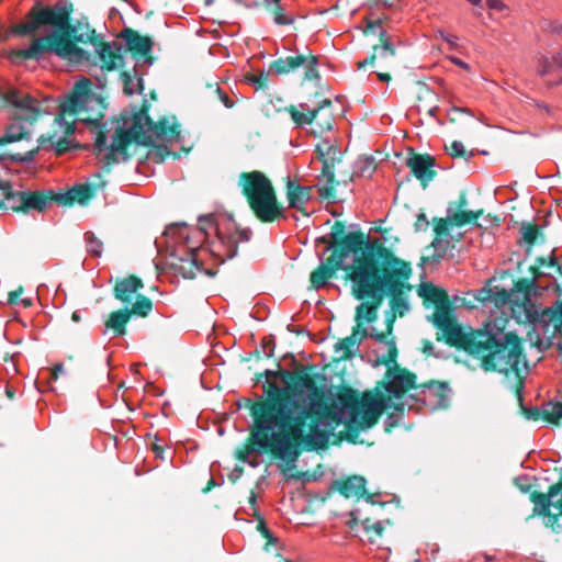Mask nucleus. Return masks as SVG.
<instances>
[{"instance_id": "nucleus-18", "label": "nucleus", "mask_w": 562, "mask_h": 562, "mask_svg": "<svg viewBox=\"0 0 562 562\" xmlns=\"http://www.w3.org/2000/svg\"><path fill=\"white\" fill-rule=\"evenodd\" d=\"M344 234L345 225L340 222H336L333 226L330 238L333 244L340 245L339 251L347 258L350 254H356L362 248V245L364 244V236L360 232L349 233L346 236H344Z\"/></svg>"}, {"instance_id": "nucleus-63", "label": "nucleus", "mask_w": 562, "mask_h": 562, "mask_svg": "<svg viewBox=\"0 0 562 562\" xmlns=\"http://www.w3.org/2000/svg\"><path fill=\"white\" fill-rule=\"evenodd\" d=\"M552 56H553V60H554L555 71L562 70V53H558Z\"/></svg>"}, {"instance_id": "nucleus-62", "label": "nucleus", "mask_w": 562, "mask_h": 562, "mask_svg": "<svg viewBox=\"0 0 562 562\" xmlns=\"http://www.w3.org/2000/svg\"><path fill=\"white\" fill-rule=\"evenodd\" d=\"M63 372H64V366H63L61 363H57V364L54 367V369H53V371H52V373H50V378H52V380H57L58 374H59V373H63Z\"/></svg>"}, {"instance_id": "nucleus-37", "label": "nucleus", "mask_w": 562, "mask_h": 562, "mask_svg": "<svg viewBox=\"0 0 562 562\" xmlns=\"http://www.w3.org/2000/svg\"><path fill=\"white\" fill-rule=\"evenodd\" d=\"M432 321L439 329L453 322L450 317V301L436 306Z\"/></svg>"}, {"instance_id": "nucleus-46", "label": "nucleus", "mask_w": 562, "mask_h": 562, "mask_svg": "<svg viewBox=\"0 0 562 562\" xmlns=\"http://www.w3.org/2000/svg\"><path fill=\"white\" fill-rule=\"evenodd\" d=\"M449 154L453 158L462 157L465 160H470L474 156V153L472 150L467 151L464 145L459 140L452 142Z\"/></svg>"}, {"instance_id": "nucleus-8", "label": "nucleus", "mask_w": 562, "mask_h": 562, "mask_svg": "<svg viewBox=\"0 0 562 562\" xmlns=\"http://www.w3.org/2000/svg\"><path fill=\"white\" fill-rule=\"evenodd\" d=\"M8 103L12 104L16 112L13 122L7 127L0 137V146L27 138L31 134L24 123L33 124L41 112L38 101L18 89H10L4 95Z\"/></svg>"}, {"instance_id": "nucleus-23", "label": "nucleus", "mask_w": 562, "mask_h": 562, "mask_svg": "<svg viewBox=\"0 0 562 562\" xmlns=\"http://www.w3.org/2000/svg\"><path fill=\"white\" fill-rule=\"evenodd\" d=\"M144 288L143 281L135 277L128 276L122 280H117L113 290L114 297L122 303H131L134 295Z\"/></svg>"}, {"instance_id": "nucleus-14", "label": "nucleus", "mask_w": 562, "mask_h": 562, "mask_svg": "<svg viewBox=\"0 0 562 562\" xmlns=\"http://www.w3.org/2000/svg\"><path fill=\"white\" fill-rule=\"evenodd\" d=\"M363 32L367 35H378L379 43L373 45L372 54L369 57L358 63L359 69L367 65L374 66L376 59L386 60L395 56V41L386 33L380 19L368 22Z\"/></svg>"}, {"instance_id": "nucleus-30", "label": "nucleus", "mask_w": 562, "mask_h": 562, "mask_svg": "<svg viewBox=\"0 0 562 562\" xmlns=\"http://www.w3.org/2000/svg\"><path fill=\"white\" fill-rule=\"evenodd\" d=\"M398 316V314L396 312H394L391 307L389 311L385 312V315H384V318H385V337L389 336V335H392L393 333V326H394V323H395V319L396 317ZM384 344L386 345L387 347V358L384 360L385 362H393L395 361L396 357H397V349H396V346H395V342L394 340H386L384 341Z\"/></svg>"}, {"instance_id": "nucleus-17", "label": "nucleus", "mask_w": 562, "mask_h": 562, "mask_svg": "<svg viewBox=\"0 0 562 562\" xmlns=\"http://www.w3.org/2000/svg\"><path fill=\"white\" fill-rule=\"evenodd\" d=\"M333 102L329 99L323 100L317 108L312 109V124L310 132L315 136H322L325 132H330L335 124L333 112Z\"/></svg>"}, {"instance_id": "nucleus-7", "label": "nucleus", "mask_w": 562, "mask_h": 562, "mask_svg": "<svg viewBox=\"0 0 562 562\" xmlns=\"http://www.w3.org/2000/svg\"><path fill=\"white\" fill-rule=\"evenodd\" d=\"M338 404L333 407L337 423L348 428L366 429L373 426L384 411L393 406L390 397L373 398L366 394L359 401L352 393L339 395Z\"/></svg>"}, {"instance_id": "nucleus-12", "label": "nucleus", "mask_w": 562, "mask_h": 562, "mask_svg": "<svg viewBox=\"0 0 562 562\" xmlns=\"http://www.w3.org/2000/svg\"><path fill=\"white\" fill-rule=\"evenodd\" d=\"M355 321L356 326L352 328L351 335L339 339L334 346L335 352H341V359H352L355 353L359 350L361 342L367 338H371L378 342L385 341V334H378L374 327H371V329L364 327V324L368 323L364 321V317L358 318V306L356 307Z\"/></svg>"}, {"instance_id": "nucleus-25", "label": "nucleus", "mask_w": 562, "mask_h": 562, "mask_svg": "<svg viewBox=\"0 0 562 562\" xmlns=\"http://www.w3.org/2000/svg\"><path fill=\"white\" fill-rule=\"evenodd\" d=\"M535 322L541 325L546 331L552 328L555 334L562 330V303L555 302L552 306L544 308L536 318Z\"/></svg>"}, {"instance_id": "nucleus-13", "label": "nucleus", "mask_w": 562, "mask_h": 562, "mask_svg": "<svg viewBox=\"0 0 562 562\" xmlns=\"http://www.w3.org/2000/svg\"><path fill=\"white\" fill-rule=\"evenodd\" d=\"M315 153L323 164L322 176L326 179V184L318 189V193L322 198L328 199L334 193L335 165L340 162L342 153L328 139H323L317 144Z\"/></svg>"}, {"instance_id": "nucleus-2", "label": "nucleus", "mask_w": 562, "mask_h": 562, "mask_svg": "<svg viewBox=\"0 0 562 562\" xmlns=\"http://www.w3.org/2000/svg\"><path fill=\"white\" fill-rule=\"evenodd\" d=\"M71 8L57 2L45 5L36 2L26 13L25 21L12 29L18 36L34 35L41 29H47L43 35L35 36L30 46L18 49L14 55L22 60L41 63L48 56H55L67 65H80L89 61V54L76 43H90L98 55L102 70L112 71L123 66V46L117 41L104 42L89 24L72 25Z\"/></svg>"}, {"instance_id": "nucleus-56", "label": "nucleus", "mask_w": 562, "mask_h": 562, "mask_svg": "<svg viewBox=\"0 0 562 562\" xmlns=\"http://www.w3.org/2000/svg\"><path fill=\"white\" fill-rule=\"evenodd\" d=\"M428 226H429V221H428L426 214L425 213H419L417 215V220L415 222V229L417 232L426 231L428 228Z\"/></svg>"}, {"instance_id": "nucleus-22", "label": "nucleus", "mask_w": 562, "mask_h": 562, "mask_svg": "<svg viewBox=\"0 0 562 562\" xmlns=\"http://www.w3.org/2000/svg\"><path fill=\"white\" fill-rule=\"evenodd\" d=\"M120 37L124 41L128 50L147 55L151 52L154 42L148 36H142L137 31L125 27L121 31Z\"/></svg>"}, {"instance_id": "nucleus-4", "label": "nucleus", "mask_w": 562, "mask_h": 562, "mask_svg": "<svg viewBox=\"0 0 562 562\" xmlns=\"http://www.w3.org/2000/svg\"><path fill=\"white\" fill-rule=\"evenodd\" d=\"M449 345L462 348L480 361L484 371L519 374L522 357L520 339L514 331H506L497 322H488L483 330L464 331L454 321L442 327Z\"/></svg>"}, {"instance_id": "nucleus-15", "label": "nucleus", "mask_w": 562, "mask_h": 562, "mask_svg": "<svg viewBox=\"0 0 562 562\" xmlns=\"http://www.w3.org/2000/svg\"><path fill=\"white\" fill-rule=\"evenodd\" d=\"M450 389L447 382L429 381L417 386L412 397L429 411L446 408L449 404Z\"/></svg>"}, {"instance_id": "nucleus-20", "label": "nucleus", "mask_w": 562, "mask_h": 562, "mask_svg": "<svg viewBox=\"0 0 562 562\" xmlns=\"http://www.w3.org/2000/svg\"><path fill=\"white\" fill-rule=\"evenodd\" d=\"M389 382L386 383V391L390 395H393L396 400L401 398L407 390H415L416 375L404 370L395 369L389 371Z\"/></svg>"}, {"instance_id": "nucleus-50", "label": "nucleus", "mask_w": 562, "mask_h": 562, "mask_svg": "<svg viewBox=\"0 0 562 562\" xmlns=\"http://www.w3.org/2000/svg\"><path fill=\"white\" fill-rule=\"evenodd\" d=\"M270 72L261 71L259 75H251L247 77V81L255 85L257 89L266 88L268 85V77Z\"/></svg>"}, {"instance_id": "nucleus-57", "label": "nucleus", "mask_w": 562, "mask_h": 562, "mask_svg": "<svg viewBox=\"0 0 562 562\" xmlns=\"http://www.w3.org/2000/svg\"><path fill=\"white\" fill-rule=\"evenodd\" d=\"M490 10L503 12L507 10V5L502 0H486Z\"/></svg>"}, {"instance_id": "nucleus-52", "label": "nucleus", "mask_w": 562, "mask_h": 562, "mask_svg": "<svg viewBox=\"0 0 562 562\" xmlns=\"http://www.w3.org/2000/svg\"><path fill=\"white\" fill-rule=\"evenodd\" d=\"M257 529L260 531V533L268 540L269 543H277L278 538L274 537L272 531L268 528L267 524L263 519L259 520Z\"/></svg>"}, {"instance_id": "nucleus-3", "label": "nucleus", "mask_w": 562, "mask_h": 562, "mask_svg": "<svg viewBox=\"0 0 562 562\" xmlns=\"http://www.w3.org/2000/svg\"><path fill=\"white\" fill-rule=\"evenodd\" d=\"M411 273L408 262L395 257L385 246L374 247L368 240L349 274L352 295L362 301L358 305V318L364 317L368 324L375 322L386 295H391L390 307L403 317L409 311L404 289Z\"/></svg>"}, {"instance_id": "nucleus-47", "label": "nucleus", "mask_w": 562, "mask_h": 562, "mask_svg": "<svg viewBox=\"0 0 562 562\" xmlns=\"http://www.w3.org/2000/svg\"><path fill=\"white\" fill-rule=\"evenodd\" d=\"M261 349H262V356L266 358H270L273 356L274 348H276V339L273 335L265 336L261 340Z\"/></svg>"}, {"instance_id": "nucleus-5", "label": "nucleus", "mask_w": 562, "mask_h": 562, "mask_svg": "<svg viewBox=\"0 0 562 562\" xmlns=\"http://www.w3.org/2000/svg\"><path fill=\"white\" fill-rule=\"evenodd\" d=\"M179 136V125L173 121L164 117L154 122L146 111H139L134 115L130 131H115L110 146L106 145L105 134L99 131L94 148L99 154L106 151L103 159L110 165L119 162V157L123 160L128 158L126 147L132 140L140 145H154L155 142L173 143Z\"/></svg>"}, {"instance_id": "nucleus-11", "label": "nucleus", "mask_w": 562, "mask_h": 562, "mask_svg": "<svg viewBox=\"0 0 562 562\" xmlns=\"http://www.w3.org/2000/svg\"><path fill=\"white\" fill-rule=\"evenodd\" d=\"M482 215V211L456 210L453 204L447 207V217H434V232L437 237L432 240L431 246L435 248L436 257L441 259L445 257L449 247V240H445L441 236H450L449 226L462 227L467 224L475 222Z\"/></svg>"}, {"instance_id": "nucleus-42", "label": "nucleus", "mask_w": 562, "mask_h": 562, "mask_svg": "<svg viewBox=\"0 0 562 562\" xmlns=\"http://www.w3.org/2000/svg\"><path fill=\"white\" fill-rule=\"evenodd\" d=\"M305 57H306V61H305V65H303L305 67L304 79L308 80V81L319 80L321 75L317 70V66L319 63L318 57L314 56V55H310V56H305Z\"/></svg>"}, {"instance_id": "nucleus-24", "label": "nucleus", "mask_w": 562, "mask_h": 562, "mask_svg": "<svg viewBox=\"0 0 562 562\" xmlns=\"http://www.w3.org/2000/svg\"><path fill=\"white\" fill-rule=\"evenodd\" d=\"M20 209L27 213L30 211L43 212L49 204L47 191H22L20 195Z\"/></svg>"}, {"instance_id": "nucleus-60", "label": "nucleus", "mask_w": 562, "mask_h": 562, "mask_svg": "<svg viewBox=\"0 0 562 562\" xmlns=\"http://www.w3.org/2000/svg\"><path fill=\"white\" fill-rule=\"evenodd\" d=\"M449 204H453V207H456V210H464V207L468 205V200H467V196L464 193H462L458 201H454V202H450Z\"/></svg>"}, {"instance_id": "nucleus-45", "label": "nucleus", "mask_w": 562, "mask_h": 562, "mask_svg": "<svg viewBox=\"0 0 562 562\" xmlns=\"http://www.w3.org/2000/svg\"><path fill=\"white\" fill-rule=\"evenodd\" d=\"M554 71H555V66H554L553 56H551V57L542 56L538 60L537 72L540 76L544 77V76L550 75V74H552Z\"/></svg>"}, {"instance_id": "nucleus-64", "label": "nucleus", "mask_w": 562, "mask_h": 562, "mask_svg": "<svg viewBox=\"0 0 562 562\" xmlns=\"http://www.w3.org/2000/svg\"><path fill=\"white\" fill-rule=\"evenodd\" d=\"M531 270H532V274H533V277H532V280H531V282H530V285H535L536 280H537L538 278H540L541 276L547 274L546 272H541V271H539L537 267H532V268H531Z\"/></svg>"}, {"instance_id": "nucleus-54", "label": "nucleus", "mask_w": 562, "mask_h": 562, "mask_svg": "<svg viewBox=\"0 0 562 562\" xmlns=\"http://www.w3.org/2000/svg\"><path fill=\"white\" fill-rule=\"evenodd\" d=\"M537 262H538V266H539V267H548V268H554V267H557L559 271H561V270H562V267H561V266H558L557 258H555L553 255H551V256L549 257V260H548V261H547V259H546V258H543V257H539V258L537 259Z\"/></svg>"}, {"instance_id": "nucleus-27", "label": "nucleus", "mask_w": 562, "mask_h": 562, "mask_svg": "<svg viewBox=\"0 0 562 562\" xmlns=\"http://www.w3.org/2000/svg\"><path fill=\"white\" fill-rule=\"evenodd\" d=\"M305 61L306 57L303 55L279 58L270 64L269 72L276 76L286 75L305 65Z\"/></svg>"}, {"instance_id": "nucleus-55", "label": "nucleus", "mask_w": 562, "mask_h": 562, "mask_svg": "<svg viewBox=\"0 0 562 562\" xmlns=\"http://www.w3.org/2000/svg\"><path fill=\"white\" fill-rule=\"evenodd\" d=\"M526 418L529 420H538L542 418V407H529L525 408Z\"/></svg>"}, {"instance_id": "nucleus-16", "label": "nucleus", "mask_w": 562, "mask_h": 562, "mask_svg": "<svg viewBox=\"0 0 562 562\" xmlns=\"http://www.w3.org/2000/svg\"><path fill=\"white\" fill-rule=\"evenodd\" d=\"M530 499L535 504L533 514L551 516L550 507L552 506L557 510V513L553 514L554 519L562 516L561 484H553L546 494L532 492Z\"/></svg>"}, {"instance_id": "nucleus-36", "label": "nucleus", "mask_w": 562, "mask_h": 562, "mask_svg": "<svg viewBox=\"0 0 562 562\" xmlns=\"http://www.w3.org/2000/svg\"><path fill=\"white\" fill-rule=\"evenodd\" d=\"M560 418H562V403L547 402L542 405V419L558 424Z\"/></svg>"}, {"instance_id": "nucleus-10", "label": "nucleus", "mask_w": 562, "mask_h": 562, "mask_svg": "<svg viewBox=\"0 0 562 562\" xmlns=\"http://www.w3.org/2000/svg\"><path fill=\"white\" fill-rule=\"evenodd\" d=\"M200 232L207 234V229H215L216 240L212 241L210 251L218 259L220 263H224L227 259H233L237 256L238 244L247 243L250 240L251 231L249 228L232 227L223 231L216 223L214 214H206L199 216ZM233 226H235L233 224Z\"/></svg>"}, {"instance_id": "nucleus-32", "label": "nucleus", "mask_w": 562, "mask_h": 562, "mask_svg": "<svg viewBox=\"0 0 562 562\" xmlns=\"http://www.w3.org/2000/svg\"><path fill=\"white\" fill-rule=\"evenodd\" d=\"M299 106H300V109L302 111H299L293 105H291L288 109V112L290 113L291 119L293 120V122L299 127H305L307 125L311 127V124H312V119H311L312 109H310L308 104H306V103H300Z\"/></svg>"}, {"instance_id": "nucleus-28", "label": "nucleus", "mask_w": 562, "mask_h": 562, "mask_svg": "<svg viewBox=\"0 0 562 562\" xmlns=\"http://www.w3.org/2000/svg\"><path fill=\"white\" fill-rule=\"evenodd\" d=\"M130 318L131 312L127 308L111 313L109 319L105 322V328L102 334L105 335L108 330H112L114 337L124 336Z\"/></svg>"}, {"instance_id": "nucleus-33", "label": "nucleus", "mask_w": 562, "mask_h": 562, "mask_svg": "<svg viewBox=\"0 0 562 562\" xmlns=\"http://www.w3.org/2000/svg\"><path fill=\"white\" fill-rule=\"evenodd\" d=\"M255 429H256V427L254 426V429L251 430V434H250V440H251L252 445L246 446L243 450H240L238 452V459L243 462L248 463L249 465H251L254 468L259 464V457L261 454L260 449H262L261 447L256 445L252 440V431Z\"/></svg>"}, {"instance_id": "nucleus-61", "label": "nucleus", "mask_w": 562, "mask_h": 562, "mask_svg": "<svg viewBox=\"0 0 562 562\" xmlns=\"http://www.w3.org/2000/svg\"><path fill=\"white\" fill-rule=\"evenodd\" d=\"M440 37H441L445 42H447L448 44H450L451 46H457L458 36L452 35V34H449V33L440 32Z\"/></svg>"}, {"instance_id": "nucleus-35", "label": "nucleus", "mask_w": 562, "mask_h": 562, "mask_svg": "<svg viewBox=\"0 0 562 562\" xmlns=\"http://www.w3.org/2000/svg\"><path fill=\"white\" fill-rule=\"evenodd\" d=\"M69 194H71L74 203L77 202L83 205L92 198L93 191L90 184L79 183L69 189Z\"/></svg>"}, {"instance_id": "nucleus-49", "label": "nucleus", "mask_w": 562, "mask_h": 562, "mask_svg": "<svg viewBox=\"0 0 562 562\" xmlns=\"http://www.w3.org/2000/svg\"><path fill=\"white\" fill-rule=\"evenodd\" d=\"M155 441L150 443V450L154 452L155 458L164 461L165 458V441L157 435L154 437Z\"/></svg>"}, {"instance_id": "nucleus-58", "label": "nucleus", "mask_w": 562, "mask_h": 562, "mask_svg": "<svg viewBox=\"0 0 562 562\" xmlns=\"http://www.w3.org/2000/svg\"><path fill=\"white\" fill-rule=\"evenodd\" d=\"M23 293V288H19L15 291H12L8 295V304L10 305H19V301L21 300V294Z\"/></svg>"}, {"instance_id": "nucleus-9", "label": "nucleus", "mask_w": 562, "mask_h": 562, "mask_svg": "<svg viewBox=\"0 0 562 562\" xmlns=\"http://www.w3.org/2000/svg\"><path fill=\"white\" fill-rule=\"evenodd\" d=\"M165 234L177 237V241H183V246L176 249L168 257V266L175 274L182 276L184 279H193L196 272L203 270L210 277L215 276L214 271L203 269V262L199 258L200 249L190 246V237L186 224H172L167 227Z\"/></svg>"}, {"instance_id": "nucleus-19", "label": "nucleus", "mask_w": 562, "mask_h": 562, "mask_svg": "<svg viewBox=\"0 0 562 562\" xmlns=\"http://www.w3.org/2000/svg\"><path fill=\"white\" fill-rule=\"evenodd\" d=\"M435 165L436 159L430 155L414 154L406 160V166L422 182L424 188H426L437 175L436 170L434 169Z\"/></svg>"}, {"instance_id": "nucleus-41", "label": "nucleus", "mask_w": 562, "mask_h": 562, "mask_svg": "<svg viewBox=\"0 0 562 562\" xmlns=\"http://www.w3.org/2000/svg\"><path fill=\"white\" fill-rule=\"evenodd\" d=\"M331 270L328 271L319 265L317 269H315L310 277L311 283L315 289H321L327 284V281L331 279L334 276H331Z\"/></svg>"}, {"instance_id": "nucleus-51", "label": "nucleus", "mask_w": 562, "mask_h": 562, "mask_svg": "<svg viewBox=\"0 0 562 562\" xmlns=\"http://www.w3.org/2000/svg\"><path fill=\"white\" fill-rule=\"evenodd\" d=\"M154 146L155 151L150 153V156L153 157V160L157 162L162 161L167 156L172 154V151L166 145L158 146L155 143Z\"/></svg>"}, {"instance_id": "nucleus-59", "label": "nucleus", "mask_w": 562, "mask_h": 562, "mask_svg": "<svg viewBox=\"0 0 562 562\" xmlns=\"http://www.w3.org/2000/svg\"><path fill=\"white\" fill-rule=\"evenodd\" d=\"M373 158L370 157V158H366L362 164L363 166L360 167V172L361 175H364L366 172H368L369 176H371V173L373 172L374 170V167H373Z\"/></svg>"}, {"instance_id": "nucleus-29", "label": "nucleus", "mask_w": 562, "mask_h": 562, "mask_svg": "<svg viewBox=\"0 0 562 562\" xmlns=\"http://www.w3.org/2000/svg\"><path fill=\"white\" fill-rule=\"evenodd\" d=\"M419 296L434 303L436 306L449 302L446 291L432 283H424L418 290Z\"/></svg>"}, {"instance_id": "nucleus-1", "label": "nucleus", "mask_w": 562, "mask_h": 562, "mask_svg": "<svg viewBox=\"0 0 562 562\" xmlns=\"http://www.w3.org/2000/svg\"><path fill=\"white\" fill-rule=\"evenodd\" d=\"M246 407L255 422L254 442L270 448L288 470L295 468L301 442L308 450L326 446L329 432L319 426L336 420L333 406L322 400L316 383L307 374L300 375L293 386L269 383L266 396L257 402L247 400Z\"/></svg>"}, {"instance_id": "nucleus-21", "label": "nucleus", "mask_w": 562, "mask_h": 562, "mask_svg": "<svg viewBox=\"0 0 562 562\" xmlns=\"http://www.w3.org/2000/svg\"><path fill=\"white\" fill-rule=\"evenodd\" d=\"M286 199L289 202V207L295 209L297 212H301L305 216L310 215V213L305 210V205L312 199V187L301 186L296 181L291 180V178H288Z\"/></svg>"}, {"instance_id": "nucleus-26", "label": "nucleus", "mask_w": 562, "mask_h": 562, "mask_svg": "<svg viewBox=\"0 0 562 562\" xmlns=\"http://www.w3.org/2000/svg\"><path fill=\"white\" fill-rule=\"evenodd\" d=\"M366 479L360 475H352L344 481H336L335 486L345 497H361L367 494Z\"/></svg>"}, {"instance_id": "nucleus-43", "label": "nucleus", "mask_w": 562, "mask_h": 562, "mask_svg": "<svg viewBox=\"0 0 562 562\" xmlns=\"http://www.w3.org/2000/svg\"><path fill=\"white\" fill-rule=\"evenodd\" d=\"M346 257L342 256V254L339 251V252H333L327 259L326 261H321V265L323 267H325V269H327L328 271L331 270V276H335V273L339 270V269H344V261H345Z\"/></svg>"}, {"instance_id": "nucleus-6", "label": "nucleus", "mask_w": 562, "mask_h": 562, "mask_svg": "<svg viewBox=\"0 0 562 562\" xmlns=\"http://www.w3.org/2000/svg\"><path fill=\"white\" fill-rule=\"evenodd\" d=\"M238 184L247 202L262 223H272L277 220H288L285 209L278 204L277 194L271 181L261 171L243 172Z\"/></svg>"}, {"instance_id": "nucleus-38", "label": "nucleus", "mask_w": 562, "mask_h": 562, "mask_svg": "<svg viewBox=\"0 0 562 562\" xmlns=\"http://www.w3.org/2000/svg\"><path fill=\"white\" fill-rule=\"evenodd\" d=\"M86 250L92 257H101L103 251V243L93 232L85 233Z\"/></svg>"}, {"instance_id": "nucleus-31", "label": "nucleus", "mask_w": 562, "mask_h": 562, "mask_svg": "<svg viewBox=\"0 0 562 562\" xmlns=\"http://www.w3.org/2000/svg\"><path fill=\"white\" fill-rule=\"evenodd\" d=\"M282 0H263L266 7H272L271 12L273 13V22L278 25H290L294 22V19L284 13L285 8L281 2Z\"/></svg>"}, {"instance_id": "nucleus-39", "label": "nucleus", "mask_w": 562, "mask_h": 562, "mask_svg": "<svg viewBox=\"0 0 562 562\" xmlns=\"http://www.w3.org/2000/svg\"><path fill=\"white\" fill-rule=\"evenodd\" d=\"M123 80V91L127 95H133L134 93H142L143 91V79L137 78L135 81L134 78L127 72L123 71L122 75Z\"/></svg>"}, {"instance_id": "nucleus-48", "label": "nucleus", "mask_w": 562, "mask_h": 562, "mask_svg": "<svg viewBox=\"0 0 562 562\" xmlns=\"http://www.w3.org/2000/svg\"><path fill=\"white\" fill-rule=\"evenodd\" d=\"M49 194V202L55 201L58 205H71L72 199L71 194H69V190L64 193L55 194L52 190L47 191Z\"/></svg>"}, {"instance_id": "nucleus-40", "label": "nucleus", "mask_w": 562, "mask_h": 562, "mask_svg": "<svg viewBox=\"0 0 562 562\" xmlns=\"http://www.w3.org/2000/svg\"><path fill=\"white\" fill-rule=\"evenodd\" d=\"M153 310V303L151 301L145 296L138 294L136 296V301L133 303L132 308L128 310L132 314L146 317Z\"/></svg>"}, {"instance_id": "nucleus-34", "label": "nucleus", "mask_w": 562, "mask_h": 562, "mask_svg": "<svg viewBox=\"0 0 562 562\" xmlns=\"http://www.w3.org/2000/svg\"><path fill=\"white\" fill-rule=\"evenodd\" d=\"M0 189L4 194V205L8 209L13 211H21L20 209V195L22 191H13L12 186L9 181H3L0 179Z\"/></svg>"}, {"instance_id": "nucleus-53", "label": "nucleus", "mask_w": 562, "mask_h": 562, "mask_svg": "<svg viewBox=\"0 0 562 562\" xmlns=\"http://www.w3.org/2000/svg\"><path fill=\"white\" fill-rule=\"evenodd\" d=\"M214 92L216 93L218 100L225 105V108L232 109L235 105V102L221 87L217 86Z\"/></svg>"}, {"instance_id": "nucleus-44", "label": "nucleus", "mask_w": 562, "mask_h": 562, "mask_svg": "<svg viewBox=\"0 0 562 562\" xmlns=\"http://www.w3.org/2000/svg\"><path fill=\"white\" fill-rule=\"evenodd\" d=\"M538 226L529 223H524L520 227V234L522 239L528 245H533L538 236Z\"/></svg>"}]
</instances>
